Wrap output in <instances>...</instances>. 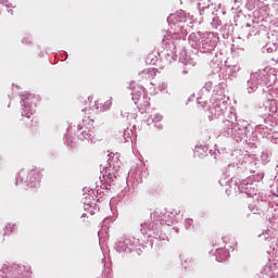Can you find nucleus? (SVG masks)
I'll use <instances>...</instances> for the list:
<instances>
[{
  "mask_svg": "<svg viewBox=\"0 0 278 278\" xmlns=\"http://www.w3.org/2000/svg\"><path fill=\"white\" fill-rule=\"evenodd\" d=\"M83 122L87 125L94 123V114H92V109L85 108V110H83Z\"/></svg>",
  "mask_w": 278,
  "mask_h": 278,
  "instance_id": "f257e3e1",
  "label": "nucleus"
},
{
  "mask_svg": "<svg viewBox=\"0 0 278 278\" xmlns=\"http://www.w3.org/2000/svg\"><path fill=\"white\" fill-rule=\"evenodd\" d=\"M96 110H99V104L96 103Z\"/></svg>",
  "mask_w": 278,
  "mask_h": 278,
  "instance_id": "423d86ee",
  "label": "nucleus"
},
{
  "mask_svg": "<svg viewBox=\"0 0 278 278\" xmlns=\"http://www.w3.org/2000/svg\"><path fill=\"white\" fill-rule=\"evenodd\" d=\"M110 108H112V100H106L103 105L102 109L105 110H110Z\"/></svg>",
  "mask_w": 278,
  "mask_h": 278,
  "instance_id": "20e7f679",
  "label": "nucleus"
},
{
  "mask_svg": "<svg viewBox=\"0 0 278 278\" xmlns=\"http://www.w3.org/2000/svg\"><path fill=\"white\" fill-rule=\"evenodd\" d=\"M215 255L217 262H225V260L229 257V251H227L226 249H217Z\"/></svg>",
  "mask_w": 278,
  "mask_h": 278,
  "instance_id": "f03ea898",
  "label": "nucleus"
},
{
  "mask_svg": "<svg viewBox=\"0 0 278 278\" xmlns=\"http://www.w3.org/2000/svg\"><path fill=\"white\" fill-rule=\"evenodd\" d=\"M5 229H7V231H9L10 233H12V231H14V229H16V226L9 224V225L5 227Z\"/></svg>",
  "mask_w": 278,
  "mask_h": 278,
  "instance_id": "39448f33",
  "label": "nucleus"
},
{
  "mask_svg": "<svg viewBox=\"0 0 278 278\" xmlns=\"http://www.w3.org/2000/svg\"><path fill=\"white\" fill-rule=\"evenodd\" d=\"M142 92H144V88L143 87H137V90L132 91L134 101H139L140 97H142Z\"/></svg>",
  "mask_w": 278,
  "mask_h": 278,
  "instance_id": "7ed1b4c3",
  "label": "nucleus"
}]
</instances>
